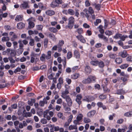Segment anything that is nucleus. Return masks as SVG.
<instances>
[{
	"label": "nucleus",
	"mask_w": 132,
	"mask_h": 132,
	"mask_svg": "<svg viewBox=\"0 0 132 132\" xmlns=\"http://www.w3.org/2000/svg\"><path fill=\"white\" fill-rule=\"evenodd\" d=\"M68 25L66 26L65 27L66 29L68 28L71 29L73 28V26L75 19L73 17L71 16L68 19Z\"/></svg>",
	"instance_id": "f257e3e1"
},
{
	"label": "nucleus",
	"mask_w": 132,
	"mask_h": 132,
	"mask_svg": "<svg viewBox=\"0 0 132 132\" xmlns=\"http://www.w3.org/2000/svg\"><path fill=\"white\" fill-rule=\"evenodd\" d=\"M27 21L29 22V28H31L34 27L35 26V24L33 21H35V18L32 17H31L28 19Z\"/></svg>",
	"instance_id": "f03ea898"
},
{
	"label": "nucleus",
	"mask_w": 132,
	"mask_h": 132,
	"mask_svg": "<svg viewBox=\"0 0 132 132\" xmlns=\"http://www.w3.org/2000/svg\"><path fill=\"white\" fill-rule=\"evenodd\" d=\"M63 98L65 99L67 104L69 106H70L72 105V101L69 96H67L66 97Z\"/></svg>",
	"instance_id": "7ed1b4c3"
},
{
	"label": "nucleus",
	"mask_w": 132,
	"mask_h": 132,
	"mask_svg": "<svg viewBox=\"0 0 132 132\" xmlns=\"http://www.w3.org/2000/svg\"><path fill=\"white\" fill-rule=\"evenodd\" d=\"M119 54L120 56L124 58L127 56L128 54L127 53V52L126 50H124L119 52Z\"/></svg>",
	"instance_id": "20e7f679"
},
{
	"label": "nucleus",
	"mask_w": 132,
	"mask_h": 132,
	"mask_svg": "<svg viewBox=\"0 0 132 132\" xmlns=\"http://www.w3.org/2000/svg\"><path fill=\"white\" fill-rule=\"evenodd\" d=\"M9 35L11 36H12V37L11 38L10 40L11 41H13L15 40V39L18 38L17 36L15 34L12 32H11L9 33Z\"/></svg>",
	"instance_id": "39448f33"
},
{
	"label": "nucleus",
	"mask_w": 132,
	"mask_h": 132,
	"mask_svg": "<svg viewBox=\"0 0 132 132\" xmlns=\"http://www.w3.org/2000/svg\"><path fill=\"white\" fill-rule=\"evenodd\" d=\"M20 7L23 9L29 8V7L28 5V3L27 2H24L20 5Z\"/></svg>",
	"instance_id": "423d86ee"
},
{
	"label": "nucleus",
	"mask_w": 132,
	"mask_h": 132,
	"mask_svg": "<svg viewBox=\"0 0 132 132\" xmlns=\"http://www.w3.org/2000/svg\"><path fill=\"white\" fill-rule=\"evenodd\" d=\"M27 125V123L25 121H23L22 122H20L19 125V127L20 129H22L24 127H26Z\"/></svg>",
	"instance_id": "0eeeda50"
},
{
	"label": "nucleus",
	"mask_w": 132,
	"mask_h": 132,
	"mask_svg": "<svg viewBox=\"0 0 132 132\" xmlns=\"http://www.w3.org/2000/svg\"><path fill=\"white\" fill-rule=\"evenodd\" d=\"M76 37L78 40L82 43H85L86 42V40L81 35H79L76 36Z\"/></svg>",
	"instance_id": "6e6552de"
},
{
	"label": "nucleus",
	"mask_w": 132,
	"mask_h": 132,
	"mask_svg": "<svg viewBox=\"0 0 132 132\" xmlns=\"http://www.w3.org/2000/svg\"><path fill=\"white\" fill-rule=\"evenodd\" d=\"M69 93V91L67 89H65L64 91H63L61 93V97L62 98H64L66 97L67 96H69V95H67Z\"/></svg>",
	"instance_id": "1a4fd4ad"
},
{
	"label": "nucleus",
	"mask_w": 132,
	"mask_h": 132,
	"mask_svg": "<svg viewBox=\"0 0 132 132\" xmlns=\"http://www.w3.org/2000/svg\"><path fill=\"white\" fill-rule=\"evenodd\" d=\"M98 36L99 38L103 39L105 41L107 42L108 41V38L103 34H99Z\"/></svg>",
	"instance_id": "9d476101"
},
{
	"label": "nucleus",
	"mask_w": 132,
	"mask_h": 132,
	"mask_svg": "<svg viewBox=\"0 0 132 132\" xmlns=\"http://www.w3.org/2000/svg\"><path fill=\"white\" fill-rule=\"evenodd\" d=\"M96 112L95 110H92L89 112L87 113V116L88 117H93L95 114Z\"/></svg>",
	"instance_id": "9b49d317"
},
{
	"label": "nucleus",
	"mask_w": 132,
	"mask_h": 132,
	"mask_svg": "<svg viewBox=\"0 0 132 132\" xmlns=\"http://www.w3.org/2000/svg\"><path fill=\"white\" fill-rule=\"evenodd\" d=\"M98 61L96 59L92 60L90 62V64L92 65L96 66L98 64Z\"/></svg>",
	"instance_id": "f8f14e48"
},
{
	"label": "nucleus",
	"mask_w": 132,
	"mask_h": 132,
	"mask_svg": "<svg viewBox=\"0 0 132 132\" xmlns=\"http://www.w3.org/2000/svg\"><path fill=\"white\" fill-rule=\"evenodd\" d=\"M47 112V111H45L44 112V117L46 118L47 120H50L51 119V118Z\"/></svg>",
	"instance_id": "ddd939ff"
},
{
	"label": "nucleus",
	"mask_w": 132,
	"mask_h": 132,
	"mask_svg": "<svg viewBox=\"0 0 132 132\" xmlns=\"http://www.w3.org/2000/svg\"><path fill=\"white\" fill-rule=\"evenodd\" d=\"M25 25L22 22L18 23L17 24V28L19 29H22L24 27Z\"/></svg>",
	"instance_id": "4468645a"
},
{
	"label": "nucleus",
	"mask_w": 132,
	"mask_h": 132,
	"mask_svg": "<svg viewBox=\"0 0 132 132\" xmlns=\"http://www.w3.org/2000/svg\"><path fill=\"white\" fill-rule=\"evenodd\" d=\"M48 101H46L45 99H43V101H40L39 103V105L41 106H43L44 104H46L47 103Z\"/></svg>",
	"instance_id": "2eb2a0df"
},
{
	"label": "nucleus",
	"mask_w": 132,
	"mask_h": 132,
	"mask_svg": "<svg viewBox=\"0 0 132 132\" xmlns=\"http://www.w3.org/2000/svg\"><path fill=\"white\" fill-rule=\"evenodd\" d=\"M23 19V16L21 15H17L15 18V20L18 22L21 21Z\"/></svg>",
	"instance_id": "dca6fc26"
},
{
	"label": "nucleus",
	"mask_w": 132,
	"mask_h": 132,
	"mask_svg": "<svg viewBox=\"0 0 132 132\" xmlns=\"http://www.w3.org/2000/svg\"><path fill=\"white\" fill-rule=\"evenodd\" d=\"M46 13L47 15L51 16L54 15L55 14V12L53 10H48L46 11Z\"/></svg>",
	"instance_id": "f3484780"
},
{
	"label": "nucleus",
	"mask_w": 132,
	"mask_h": 132,
	"mask_svg": "<svg viewBox=\"0 0 132 132\" xmlns=\"http://www.w3.org/2000/svg\"><path fill=\"white\" fill-rule=\"evenodd\" d=\"M77 126L76 125H70L68 128V129L69 130H71L73 129H77Z\"/></svg>",
	"instance_id": "a211bd4d"
},
{
	"label": "nucleus",
	"mask_w": 132,
	"mask_h": 132,
	"mask_svg": "<svg viewBox=\"0 0 132 132\" xmlns=\"http://www.w3.org/2000/svg\"><path fill=\"white\" fill-rule=\"evenodd\" d=\"M85 72L88 74L90 73L91 72V69L88 66H87L85 68Z\"/></svg>",
	"instance_id": "6ab92c4d"
},
{
	"label": "nucleus",
	"mask_w": 132,
	"mask_h": 132,
	"mask_svg": "<svg viewBox=\"0 0 132 132\" xmlns=\"http://www.w3.org/2000/svg\"><path fill=\"white\" fill-rule=\"evenodd\" d=\"M47 54L45 55V57L46 59L48 60L50 59L51 57V52L50 51H48L47 52Z\"/></svg>",
	"instance_id": "aec40b11"
},
{
	"label": "nucleus",
	"mask_w": 132,
	"mask_h": 132,
	"mask_svg": "<svg viewBox=\"0 0 132 132\" xmlns=\"http://www.w3.org/2000/svg\"><path fill=\"white\" fill-rule=\"evenodd\" d=\"M83 83L84 84H88L91 82V80L90 79L89 76L87 79H84L82 81Z\"/></svg>",
	"instance_id": "412c9836"
},
{
	"label": "nucleus",
	"mask_w": 132,
	"mask_h": 132,
	"mask_svg": "<svg viewBox=\"0 0 132 132\" xmlns=\"http://www.w3.org/2000/svg\"><path fill=\"white\" fill-rule=\"evenodd\" d=\"M50 5L53 8H54L59 6L55 0L52 2L50 4Z\"/></svg>",
	"instance_id": "4be33fe9"
},
{
	"label": "nucleus",
	"mask_w": 132,
	"mask_h": 132,
	"mask_svg": "<svg viewBox=\"0 0 132 132\" xmlns=\"http://www.w3.org/2000/svg\"><path fill=\"white\" fill-rule=\"evenodd\" d=\"M125 93V91L122 89L118 90L116 92L114 93L115 94L118 95H121Z\"/></svg>",
	"instance_id": "5701e85b"
},
{
	"label": "nucleus",
	"mask_w": 132,
	"mask_h": 132,
	"mask_svg": "<svg viewBox=\"0 0 132 132\" xmlns=\"http://www.w3.org/2000/svg\"><path fill=\"white\" fill-rule=\"evenodd\" d=\"M74 54L75 56L77 59L80 58V54L79 52L77 50H75L74 52Z\"/></svg>",
	"instance_id": "b1692460"
},
{
	"label": "nucleus",
	"mask_w": 132,
	"mask_h": 132,
	"mask_svg": "<svg viewBox=\"0 0 132 132\" xmlns=\"http://www.w3.org/2000/svg\"><path fill=\"white\" fill-rule=\"evenodd\" d=\"M56 102V103L58 104H60L63 103V106H65V104L64 103V102H63L61 98H59L57 100Z\"/></svg>",
	"instance_id": "393cba45"
},
{
	"label": "nucleus",
	"mask_w": 132,
	"mask_h": 132,
	"mask_svg": "<svg viewBox=\"0 0 132 132\" xmlns=\"http://www.w3.org/2000/svg\"><path fill=\"white\" fill-rule=\"evenodd\" d=\"M35 100L34 99H31L28 102V104L32 106L33 103L35 102Z\"/></svg>",
	"instance_id": "a878e982"
},
{
	"label": "nucleus",
	"mask_w": 132,
	"mask_h": 132,
	"mask_svg": "<svg viewBox=\"0 0 132 132\" xmlns=\"http://www.w3.org/2000/svg\"><path fill=\"white\" fill-rule=\"evenodd\" d=\"M116 63L117 64H120L122 62V60L121 58L118 57L116 58L115 61Z\"/></svg>",
	"instance_id": "bb28decb"
},
{
	"label": "nucleus",
	"mask_w": 132,
	"mask_h": 132,
	"mask_svg": "<svg viewBox=\"0 0 132 132\" xmlns=\"http://www.w3.org/2000/svg\"><path fill=\"white\" fill-rule=\"evenodd\" d=\"M48 30L51 32L53 33H55L57 31V29L56 28L53 27L49 28L48 29Z\"/></svg>",
	"instance_id": "cd10ccee"
},
{
	"label": "nucleus",
	"mask_w": 132,
	"mask_h": 132,
	"mask_svg": "<svg viewBox=\"0 0 132 132\" xmlns=\"http://www.w3.org/2000/svg\"><path fill=\"white\" fill-rule=\"evenodd\" d=\"M57 116L59 118L63 120L65 119V117L63 116V114L60 112H59L58 113Z\"/></svg>",
	"instance_id": "c85d7f7f"
},
{
	"label": "nucleus",
	"mask_w": 132,
	"mask_h": 132,
	"mask_svg": "<svg viewBox=\"0 0 132 132\" xmlns=\"http://www.w3.org/2000/svg\"><path fill=\"white\" fill-rule=\"evenodd\" d=\"M83 117V114L81 113H80L77 115L76 118L78 119V120L80 121L82 119Z\"/></svg>",
	"instance_id": "c756f323"
},
{
	"label": "nucleus",
	"mask_w": 132,
	"mask_h": 132,
	"mask_svg": "<svg viewBox=\"0 0 132 132\" xmlns=\"http://www.w3.org/2000/svg\"><path fill=\"white\" fill-rule=\"evenodd\" d=\"M125 116L127 117H131L132 116V111L127 112L124 114Z\"/></svg>",
	"instance_id": "7c9ffc66"
},
{
	"label": "nucleus",
	"mask_w": 132,
	"mask_h": 132,
	"mask_svg": "<svg viewBox=\"0 0 132 132\" xmlns=\"http://www.w3.org/2000/svg\"><path fill=\"white\" fill-rule=\"evenodd\" d=\"M116 55L115 54L110 53L109 54V56L110 58L112 59H114L116 57Z\"/></svg>",
	"instance_id": "2f4dec72"
},
{
	"label": "nucleus",
	"mask_w": 132,
	"mask_h": 132,
	"mask_svg": "<svg viewBox=\"0 0 132 132\" xmlns=\"http://www.w3.org/2000/svg\"><path fill=\"white\" fill-rule=\"evenodd\" d=\"M9 40V38L8 36L3 37L2 38V42L8 41Z\"/></svg>",
	"instance_id": "473e14b6"
},
{
	"label": "nucleus",
	"mask_w": 132,
	"mask_h": 132,
	"mask_svg": "<svg viewBox=\"0 0 132 132\" xmlns=\"http://www.w3.org/2000/svg\"><path fill=\"white\" fill-rule=\"evenodd\" d=\"M79 76V75L78 73H75L72 75L71 76L72 78L73 79H77Z\"/></svg>",
	"instance_id": "72a5a7b5"
},
{
	"label": "nucleus",
	"mask_w": 132,
	"mask_h": 132,
	"mask_svg": "<svg viewBox=\"0 0 132 132\" xmlns=\"http://www.w3.org/2000/svg\"><path fill=\"white\" fill-rule=\"evenodd\" d=\"M68 13L70 15H73L75 14V11L72 9H69L68 11Z\"/></svg>",
	"instance_id": "f704fd0d"
},
{
	"label": "nucleus",
	"mask_w": 132,
	"mask_h": 132,
	"mask_svg": "<svg viewBox=\"0 0 132 132\" xmlns=\"http://www.w3.org/2000/svg\"><path fill=\"white\" fill-rule=\"evenodd\" d=\"M129 65L127 64H125L120 66V67L122 69H124L127 68Z\"/></svg>",
	"instance_id": "c9c22d12"
},
{
	"label": "nucleus",
	"mask_w": 132,
	"mask_h": 132,
	"mask_svg": "<svg viewBox=\"0 0 132 132\" xmlns=\"http://www.w3.org/2000/svg\"><path fill=\"white\" fill-rule=\"evenodd\" d=\"M105 34L106 35L110 36L112 35V33L111 31L106 30L105 32Z\"/></svg>",
	"instance_id": "e433bc0d"
},
{
	"label": "nucleus",
	"mask_w": 132,
	"mask_h": 132,
	"mask_svg": "<svg viewBox=\"0 0 132 132\" xmlns=\"http://www.w3.org/2000/svg\"><path fill=\"white\" fill-rule=\"evenodd\" d=\"M35 40L33 39H30V42H29V44L31 46H33L34 45Z\"/></svg>",
	"instance_id": "4c0bfd02"
},
{
	"label": "nucleus",
	"mask_w": 132,
	"mask_h": 132,
	"mask_svg": "<svg viewBox=\"0 0 132 132\" xmlns=\"http://www.w3.org/2000/svg\"><path fill=\"white\" fill-rule=\"evenodd\" d=\"M84 121L85 123H88L91 121L90 119L87 118H84Z\"/></svg>",
	"instance_id": "58836bf2"
},
{
	"label": "nucleus",
	"mask_w": 132,
	"mask_h": 132,
	"mask_svg": "<svg viewBox=\"0 0 132 132\" xmlns=\"http://www.w3.org/2000/svg\"><path fill=\"white\" fill-rule=\"evenodd\" d=\"M98 65L99 67L101 68H103L104 66V63L102 61H101L100 62L98 61Z\"/></svg>",
	"instance_id": "ea45409f"
},
{
	"label": "nucleus",
	"mask_w": 132,
	"mask_h": 132,
	"mask_svg": "<svg viewBox=\"0 0 132 132\" xmlns=\"http://www.w3.org/2000/svg\"><path fill=\"white\" fill-rule=\"evenodd\" d=\"M23 51V48H20L19 49H18L17 52L19 55H20L22 53Z\"/></svg>",
	"instance_id": "a19ab883"
},
{
	"label": "nucleus",
	"mask_w": 132,
	"mask_h": 132,
	"mask_svg": "<svg viewBox=\"0 0 132 132\" xmlns=\"http://www.w3.org/2000/svg\"><path fill=\"white\" fill-rule=\"evenodd\" d=\"M103 88L105 93L108 92L110 91V89L106 86L103 87Z\"/></svg>",
	"instance_id": "79ce46f5"
},
{
	"label": "nucleus",
	"mask_w": 132,
	"mask_h": 132,
	"mask_svg": "<svg viewBox=\"0 0 132 132\" xmlns=\"http://www.w3.org/2000/svg\"><path fill=\"white\" fill-rule=\"evenodd\" d=\"M48 42V40L46 38L44 39V45L45 47L46 48L47 47Z\"/></svg>",
	"instance_id": "37998d69"
},
{
	"label": "nucleus",
	"mask_w": 132,
	"mask_h": 132,
	"mask_svg": "<svg viewBox=\"0 0 132 132\" xmlns=\"http://www.w3.org/2000/svg\"><path fill=\"white\" fill-rule=\"evenodd\" d=\"M106 95L102 94L99 96V98L101 100H103L105 99L106 98Z\"/></svg>",
	"instance_id": "c03bdc74"
},
{
	"label": "nucleus",
	"mask_w": 132,
	"mask_h": 132,
	"mask_svg": "<svg viewBox=\"0 0 132 132\" xmlns=\"http://www.w3.org/2000/svg\"><path fill=\"white\" fill-rule=\"evenodd\" d=\"M77 31L78 33L80 34L82 33L83 32V30L81 28H79L77 29Z\"/></svg>",
	"instance_id": "a18cd8bd"
},
{
	"label": "nucleus",
	"mask_w": 132,
	"mask_h": 132,
	"mask_svg": "<svg viewBox=\"0 0 132 132\" xmlns=\"http://www.w3.org/2000/svg\"><path fill=\"white\" fill-rule=\"evenodd\" d=\"M47 111V113H48V114L50 116V117H52L54 115V112L51 111H49L48 110H46V111Z\"/></svg>",
	"instance_id": "49530a36"
},
{
	"label": "nucleus",
	"mask_w": 132,
	"mask_h": 132,
	"mask_svg": "<svg viewBox=\"0 0 132 132\" xmlns=\"http://www.w3.org/2000/svg\"><path fill=\"white\" fill-rule=\"evenodd\" d=\"M40 59L41 61H44L45 60V54H43L42 56L40 57Z\"/></svg>",
	"instance_id": "de8ad7c7"
},
{
	"label": "nucleus",
	"mask_w": 132,
	"mask_h": 132,
	"mask_svg": "<svg viewBox=\"0 0 132 132\" xmlns=\"http://www.w3.org/2000/svg\"><path fill=\"white\" fill-rule=\"evenodd\" d=\"M90 79L91 80V82L92 81H95L96 79V78L94 76L90 75L89 76Z\"/></svg>",
	"instance_id": "09e8293b"
},
{
	"label": "nucleus",
	"mask_w": 132,
	"mask_h": 132,
	"mask_svg": "<svg viewBox=\"0 0 132 132\" xmlns=\"http://www.w3.org/2000/svg\"><path fill=\"white\" fill-rule=\"evenodd\" d=\"M101 20L100 19H97L96 20V22H94V24L95 26H97L98 24L101 22Z\"/></svg>",
	"instance_id": "8fccbe9b"
},
{
	"label": "nucleus",
	"mask_w": 132,
	"mask_h": 132,
	"mask_svg": "<svg viewBox=\"0 0 132 132\" xmlns=\"http://www.w3.org/2000/svg\"><path fill=\"white\" fill-rule=\"evenodd\" d=\"M88 11L91 14L93 13L94 12V11L93 10V9L91 7H89Z\"/></svg>",
	"instance_id": "3c124183"
},
{
	"label": "nucleus",
	"mask_w": 132,
	"mask_h": 132,
	"mask_svg": "<svg viewBox=\"0 0 132 132\" xmlns=\"http://www.w3.org/2000/svg\"><path fill=\"white\" fill-rule=\"evenodd\" d=\"M95 98L93 96H90L88 98H87V101H91L95 100Z\"/></svg>",
	"instance_id": "603ef678"
},
{
	"label": "nucleus",
	"mask_w": 132,
	"mask_h": 132,
	"mask_svg": "<svg viewBox=\"0 0 132 132\" xmlns=\"http://www.w3.org/2000/svg\"><path fill=\"white\" fill-rule=\"evenodd\" d=\"M128 36L127 35H121L120 39L122 41L125 40V39L128 38Z\"/></svg>",
	"instance_id": "864d4df0"
},
{
	"label": "nucleus",
	"mask_w": 132,
	"mask_h": 132,
	"mask_svg": "<svg viewBox=\"0 0 132 132\" xmlns=\"http://www.w3.org/2000/svg\"><path fill=\"white\" fill-rule=\"evenodd\" d=\"M18 43L19 44V47L20 48H22L23 47V45L22 43V41L21 40H19L18 41Z\"/></svg>",
	"instance_id": "5fc2aeb1"
},
{
	"label": "nucleus",
	"mask_w": 132,
	"mask_h": 132,
	"mask_svg": "<svg viewBox=\"0 0 132 132\" xmlns=\"http://www.w3.org/2000/svg\"><path fill=\"white\" fill-rule=\"evenodd\" d=\"M72 56V54L71 52H69L67 53V58L68 59H69Z\"/></svg>",
	"instance_id": "6e6d98bb"
},
{
	"label": "nucleus",
	"mask_w": 132,
	"mask_h": 132,
	"mask_svg": "<svg viewBox=\"0 0 132 132\" xmlns=\"http://www.w3.org/2000/svg\"><path fill=\"white\" fill-rule=\"evenodd\" d=\"M64 44V42L63 40H60L58 44L57 45L58 46L61 47Z\"/></svg>",
	"instance_id": "4d7b16f0"
},
{
	"label": "nucleus",
	"mask_w": 132,
	"mask_h": 132,
	"mask_svg": "<svg viewBox=\"0 0 132 132\" xmlns=\"http://www.w3.org/2000/svg\"><path fill=\"white\" fill-rule=\"evenodd\" d=\"M80 121L76 119L74 120L73 121V123L75 125H76L77 126V125H79L80 123H79V122Z\"/></svg>",
	"instance_id": "13d9d810"
},
{
	"label": "nucleus",
	"mask_w": 132,
	"mask_h": 132,
	"mask_svg": "<svg viewBox=\"0 0 132 132\" xmlns=\"http://www.w3.org/2000/svg\"><path fill=\"white\" fill-rule=\"evenodd\" d=\"M41 122L43 124H46L47 123V120L43 118L41 120Z\"/></svg>",
	"instance_id": "bf43d9fd"
},
{
	"label": "nucleus",
	"mask_w": 132,
	"mask_h": 132,
	"mask_svg": "<svg viewBox=\"0 0 132 132\" xmlns=\"http://www.w3.org/2000/svg\"><path fill=\"white\" fill-rule=\"evenodd\" d=\"M85 5L86 7H88L90 5V4L88 0H86L85 2Z\"/></svg>",
	"instance_id": "052dcab7"
},
{
	"label": "nucleus",
	"mask_w": 132,
	"mask_h": 132,
	"mask_svg": "<svg viewBox=\"0 0 132 132\" xmlns=\"http://www.w3.org/2000/svg\"><path fill=\"white\" fill-rule=\"evenodd\" d=\"M36 27L38 30H41L43 28V26L42 25H39L36 26Z\"/></svg>",
	"instance_id": "680f3d73"
},
{
	"label": "nucleus",
	"mask_w": 132,
	"mask_h": 132,
	"mask_svg": "<svg viewBox=\"0 0 132 132\" xmlns=\"http://www.w3.org/2000/svg\"><path fill=\"white\" fill-rule=\"evenodd\" d=\"M126 59L127 61H132V56H129L127 57Z\"/></svg>",
	"instance_id": "e2e57ef3"
},
{
	"label": "nucleus",
	"mask_w": 132,
	"mask_h": 132,
	"mask_svg": "<svg viewBox=\"0 0 132 132\" xmlns=\"http://www.w3.org/2000/svg\"><path fill=\"white\" fill-rule=\"evenodd\" d=\"M32 114L31 113V112H28L26 113L25 114V116L26 117H30L32 116Z\"/></svg>",
	"instance_id": "0e129e2a"
},
{
	"label": "nucleus",
	"mask_w": 132,
	"mask_h": 132,
	"mask_svg": "<svg viewBox=\"0 0 132 132\" xmlns=\"http://www.w3.org/2000/svg\"><path fill=\"white\" fill-rule=\"evenodd\" d=\"M121 35L119 34H117L114 36L113 38L116 39L120 38Z\"/></svg>",
	"instance_id": "69168bd1"
},
{
	"label": "nucleus",
	"mask_w": 132,
	"mask_h": 132,
	"mask_svg": "<svg viewBox=\"0 0 132 132\" xmlns=\"http://www.w3.org/2000/svg\"><path fill=\"white\" fill-rule=\"evenodd\" d=\"M4 28L6 30H10L11 29V28L10 26L6 25L4 26Z\"/></svg>",
	"instance_id": "338daca9"
},
{
	"label": "nucleus",
	"mask_w": 132,
	"mask_h": 132,
	"mask_svg": "<svg viewBox=\"0 0 132 132\" xmlns=\"http://www.w3.org/2000/svg\"><path fill=\"white\" fill-rule=\"evenodd\" d=\"M9 60L10 61V62L11 63H14L15 62V60L13 59L11 57H9Z\"/></svg>",
	"instance_id": "774afa93"
}]
</instances>
